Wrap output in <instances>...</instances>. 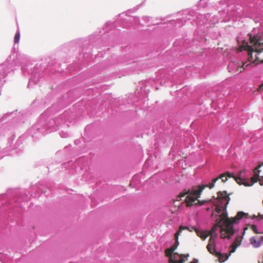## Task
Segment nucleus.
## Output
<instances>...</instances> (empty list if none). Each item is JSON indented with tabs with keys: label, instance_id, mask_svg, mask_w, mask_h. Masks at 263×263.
<instances>
[{
	"label": "nucleus",
	"instance_id": "obj_1",
	"mask_svg": "<svg viewBox=\"0 0 263 263\" xmlns=\"http://www.w3.org/2000/svg\"><path fill=\"white\" fill-rule=\"evenodd\" d=\"M230 198L226 192H220L217 193V197L214 198L213 203L216 206L215 213L218 218L216 219L217 224L209 232L196 230L197 235L202 240H205L210 236L206 248L210 253L216 251V243L217 239L216 231L218 228L220 229V236L222 238H230L234 234V223H238L242 219L248 218V214L239 212L235 217L230 219L228 217L226 209Z\"/></svg>",
	"mask_w": 263,
	"mask_h": 263
},
{
	"label": "nucleus",
	"instance_id": "obj_6",
	"mask_svg": "<svg viewBox=\"0 0 263 263\" xmlns=\"http://www.w3.org/2000/svg\"><path fill=\"white\" fill-rule=\"evenodd\" d=\"M250 242L253 248H259L263 243V236L260 237H252L250 239Z\"/></svg>",
	"mask_w": 263,
	"mask_h": 263
},
{
	"label": "nucleus",
	"instance_id": "obj_3",
	"mask_svg": "<svg viewBox=\"0 0 263 263\" xmlns=\"http://www.w3.org/2000/svg\"><path fill=\"white\" fill-rule=\"evenodd\" d=\"M219 179V177L214 179L212 182L205 185L199 186L197 190H192L183 192L180 194L179 198L182 200V197H185V201L186 205L189 206L192 205H203L205 202V200H199L198 198L200 197L201 194L203 190L206 187H208L210 189L214 187L215 183Z\"/></svg>",
	"mask_w": 263,
	"mask_h": 263
},
{
	"label": "nucleus",
	"instance_id": "obj_10",
	"mask_svg": "<svg viewBox=\"0 0 263 263\" xmlns=\"http://www.w3.org/2000/svg\"><path fill=\"white\" fill-rule=\"evenodd\" d=\"M251 229L256 234H263V229H259L256 225H252Z\"/></svg>",
	"mask_w": 263,
	"mask_h": 263
},
{
	"label": "nucleus",
	"instance_id": "obj_4",
	"mask_svg": "<svg viewBox=\"0 0 263 263\" xmlns=\"http://www.w3.org/2000/svg\"><path fill=\"white\" fill-rule=\"evenodd\" d=\"M259 171L256 168L254 171V175L251 178V181L249 182L247 179L241 177H236L235 181L240 185H244L246 186H252L255 182H259L260 185H263V176L259 175Z\"/></svg>",
	"mask_w": 263,
	"mask_h": 263
},
{
	"label": "nucleus",
	"instance_id": "obj_9",
	"mask_svg": "<svg viewBox=\"0 0 263 263\" xmlns=\"http://www.w3.org/2000/svg\"><path fill=\"white\" fill-rule=\"evenodd\" d=\"M231 177L234 178V179L235 180L236 177H240L239 176H235L233 174H231L229 172H227L226 174L221 175L219 176V179H221L222 181L223 182H226L228 180V178H231Z\"/></svg>",
	"mask_w": 263,
	"mask_h": 263
},
{
	"label": "nucleus",
	"instance_id": "obj_7",
	"mask_svg": "<svg viewBox=\"0 0 263 263\" xmlns=\"http://www.w3.org/2000/svg\"><path fill=\"white\" fill-rule=\"evenodd\" d=\"M243 236H237L235 237V240L232 245L231 246L230 254L235 252L236 249L240 246L242 241Z\"/></svg>",
	"mask_w": 263,
	"mask_h": 263
},
{
	"label": "nucleus",
	"instance_id": "obj_5",
	"mask_svg": "<svg viewBox=\"0 0 263 263\" xmlns=\"http://www.w3.org/2000/svg\"><path fill=\"white\" fill-rule=\"evenodd\" d=\"M248 65V64L245 65V64H243L241 66L240 63L232 61L230 63L228 66L229 71L234 75L237 74L242 72L245 69V67Z\"/></svg>",
	"mask_w": 263,
	"mask_h": 263
},
{
	"label": "nucleus",
	"instance_id": "obj_11",
	"mask_svg": "<svg viewBox=\"0 0 263 263\" xmlns=\"http://www.w3.org/2000/svg\"><path fill=\"white\" fill-rule=\"evenodd\" d=\"M20 34L19 32H17L15 34V36H14V43H18L19 40H20Z\"/></svg>",
	"mask_w": 263,
	"mask_h": 263
},
{
	"label": "nucleus",
	"instance_id": "obj_8",
	"mask_svg": "<svg viewBox=\"0 0 263 263\" xmlns=\"http://www.w3.org/2000/svg\"><path fill=\"white\" fill-rule=\"evenodd\" d=\"M212 254H215L216 256L218 257L219 261L220 262H223L229 258V256L227 254H221L217 250V245H216V251H214Z\"/></svg>",
	"mask_w": 263,
	"mask_h": 263
},
{
	"label": "nucleus",
	"instance_id": "obj_12",
	"mask_svg": "<svg viewBox=\"0 0 263 263\" xmlns=\"http://www.w3.org/2000/svg\"><path fill=\"white\" fill-rule=\"evenodd\" d=\"M260 89H263V84H262V85H261L260 86Z\"/></svg>",
	"mask_w": 263,
	"mask_h": 263
},
{
	"label": "nucleus",
	"instance_id": "obj_2",
	"mask_svg": "<svg viewBox=\"0 0 263 263\" xmlns=\"http://www.w3.org/2000/svg\"><path fill=\"white\" fill-rule=\"evenodd\" d=\"M250 42L244 41L240 46V51L243 50L248 51V60L252 63L257 64L258 63H263V60L260 61L259 55L263 51V36L258 34L253 36L250 35Z\"/></svg>",
	"mask_w": 263,
	"mask_h": 263
},
{
	"label": "nucleus",
	"instance_id": "obj_13",
	"mask_svg": "<svg viewBox=\"0 0 263 263\" xmlns=\"http://www.w3.org/2000/svg\"><path fill=\"white\" fill-rule=\"evenodd\" d=\"M247 229V228H246L245 229L244 231H243V235H244V234L245 233V231H246V230Z\"/></svg>",
	"mask_w": 263,
	"mask_h": 263
}]
</instances>
